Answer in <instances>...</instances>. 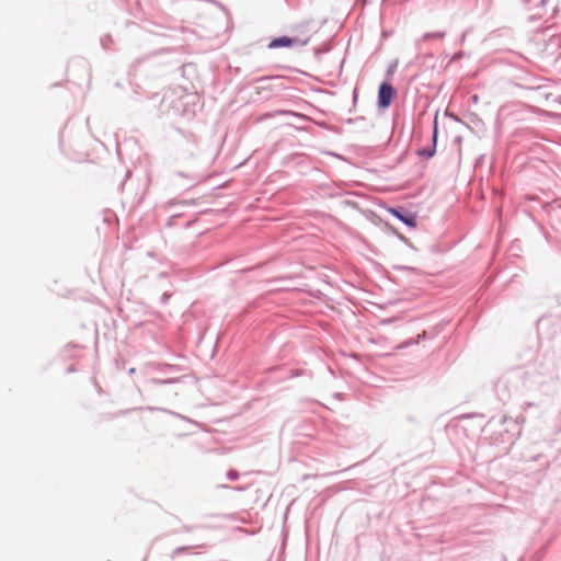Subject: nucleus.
Wrapping results in <instances>:
<instances>
[{
  "mask_svg": "<svg viewBox=\"0 0 561 561\" xmlns=\"http://www.w3.org/2000/svg\"><path fill=\"white\" fill-rule=\"evenodd\" d=\"M393 214L400 218L403 222H405L407 225L411 226V227H415V218L413 216H409V217H403L402 215H400L397 210H393Z\"/></svg>",
  "mask_w": 561,
  "mask_h": 561,
  "instance_id": "7ed1b4c3",
  "label": "nucleus"
},
{
  "mask_svg": "<svg viewBox=\"0 0 561 561\" xmlns=\"http://www.w3.org/2000/svg\"><path fill=\"white\" fill-rule=\"evenodd\" d=\"M393 96H394L393 88L389 83L383 82L380 85L379 92H378V105L383 108L388 107L391 104Z\"/></svg>",
  "mask_w": 561,
  "mask_h": 561,
  "instance_id": "f257e3e1",
  "label": "nucleus"
},
{
  "mask_svg": "<svg viewBox=\"0 0 561 561\" xmlns=\"http://www.w3.org/2000/svg\"><path fill=\"white\" fill-rule=\"evenodd\" d=\"M293 42L294 41L291 38L284 36V37L273 39L270 43L268 47L270 48L287 47V46H290L293 44Z\"/></svg>",
  "mask_w": 561,
  "mask_h": 561,
  "instance_id": "f03ea898",
  "label": "nucleus"
},
{
  "mask_svg": "<svg viewBox=\"0 0 561 561\" xmlns=\"http://www.w3.org/2000/svg\"><path fill=\"white\" fill-rule=\"evenodd\" d=\"M436 135H437V122L435 121L434 141L436 140Z\"/></svg>",
  "mask_w": 561,
  "mask_h": 561,
  "instance_id": "20e7f679",
  "label": "nucleus"
}]
</instances>
